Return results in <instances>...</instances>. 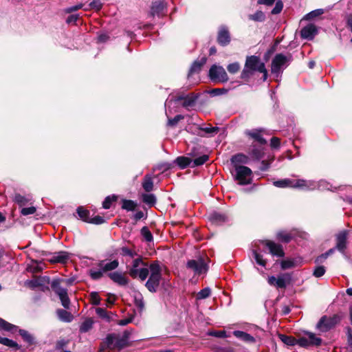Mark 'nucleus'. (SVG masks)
<instances>
[{
  "mask_svg": "<svg viewBox=\"0 0 352 352\" xmlns=\"http://www.w3.org/2000/svg\"><path fill=\"white\" fill-rule=\"evenodd\" d=\"M150 276L145 286L151 292H155L162 278L161 267L158 262L151 263L148 266Z\"/></svg>",
  "mask_w": 352,
  "mask_h": 352,
  "instance_id": "nucleus-5",
  "label": "nucleus"
},
{
  "mask_svg": "<svg viewBox=\"0 0 352 352\" xmlns=\"http://www.w3.org/2000/svg\"><path fill=\"white\" fill-rule=\"evenodd\" d=\"M274 185L278 188H300L302 190H314L316 188L320 190H330L329 184L324 181H320L317 183L312 180H305V179H284L274 182Z\"/></svg>",
  "mask_w": 352,
  "mask_h": 352,
  "instance_id": "nucleus-1",
  "label": "nucleus"
},
{
  "mask_svg": "<svg viewBox=\"0 0 352 352\" xmlns=\"http://www.w3.org/2000/svg\"><path fill=\"white\" fill-rule=\"evenodd\" d=\"M141 234L146 241L151 242L153 241V234L146 226L141 229Z\"/></svg>",
  "mask_w": 352,
  "mask_h": 352,
  "instance_id": "nucleus-41",
  "label": "nucleus"
},
{
  "mask_svg": "<svg viewBox=\"0 0 352 352\" xmlns=\"http://www.w3.org/2000/svg\"><path fill=\"white\" fill-rule=\"evenodd\" d=\"M217 41L221 45L223 46H226L230 43V36L227 28L223 27L219 30L217 36Z\"/></svg>",
  "mask_w": 352,
  "mask_h": 352,
  "instance_id": "nucleus-19",
  "label": "nucleus"
},
{
  "mask_svg": "<svg viewBox=\"0 0 352 352\" xmlns=\"http://www.w3.org/2000/svg\"><path fill=\"white\" fill-rule=\"evenodd\" d=\"M235 179L240 185H245L251 183L252 170L250 168L244 166H236L235 168Z\"/></svg>",
  "mask_w": 352,
  "mask_h": 352,
  "instance_id": "nucleus-9",
  "label": "nucleus"
},
{
  "mask_svg": "<svg viewBox=\"0 0 352 352\" xmlns=\"http://www.w3.org/2000/svg\"><path fill=\"white\" fill-rule=\"evenodd\" d=\"M316 34L317 29L314 25H308L304 27L300 32L301 37L307 40L313 39Z\"/></svg>",
  "mask_w": 352,
  "mask_h": 352,
  "instance_id": "nucleus-18",
  "label": "nucleus"
},
{
  "mask_svg": "<svg viewBox=\"0 0 352 352\" xmlns=\"http://www.w3.org/2000/svg\"><path fill=\"white\" fill-rule=\"evenodd\" d=\"M263 130L262 129H253L251 131H248L245 132L247 135L250 136L252 138L256 140L258 142H259L261 144H266L265 140L262 137L261 133Z\"/></svg>",
  "mask_w": 352,
  "mask_h": 352,
  "instance_id": "nucleus-21",
  "label": "nucleus"
},
{
  "mask_svg": "<svg viewBox=\"0 0 352 352\" xmlns=\"http://www.w3.org/2000/svg\"><path fill=\"white\" fill-rule=\"evenodd\" d=\"M325 272L324 266H317L314 271V276L318 278L321 277L324 274Z\"/></svg>",
  "mask_w": 352,
  "mask_h": 352,
  "instance_id": "nucleus-54",
  "label": "nucleus"
},
{
  "mask_svg": "<svg viewBox=\"0 0 352 352\" xmlns=\"http://www.w3.org/2000/svg\"><path fill=\"white\" fill-rule=\"evenodd\" d=\"M347 342L350 346H352V329L347 327Z\"/></svg>",
  "mask_w": 352,
  "mask_h": 352,
  "instance_id": "nucleus-64",
  "label": "nucleus"
},
{
  "mask_svg": "<svg viewBox=\"0 0 352 352\" xmlns=\"http://www.w3.org/2000/svg\"><path fill=\"white\" fill-rule=\"evenodd\" d=\"M26 284L31 288H36L41 285V279H34L27 281Z\"/></svg>",
  "mask_w": 352,
  "mask_h": 352,
  "instance_id": "nucleus-57",
  "label": "nucleus"
},
{
  "mask_svg": "<svg viewBox=\"0 0 352 352\" xmlns=\"http://www.w3.org/2000/svg\"><path fill=\"white\" fill-rule=\"evenodd\" d=\"M137 204L132 200L124 199L122 201V208L127 211H133Z\"/></svg>",
  "mask_w": 352,
  "mask_h": 352,
  "instance_id": "nucleus-34",
  "label": "nucleus"
},
{
  "mask_svg": "<svg viewBox=\"0 0 352 352\" xmlns=\"http://www.w3.org/2000/svg\"><path fill=\"white\" fill-rule=\"evenodd\" d=\"M102 270H90L89 275L94 280H98L102 276Z\"/></svg>",
  "mask_w": 352,
  "mask_h": 352,
  "instance_id": "nucleus-48",
  "label": "nucleus"
},
{
  "mask_svg": "<svg viewBox=\"0 0 352 352\" xmlns=\"http://www.w3.org/2000/svg\"><path fill=\"white\" fill-rule=\"evenodd\" d=\"M270 145L272 148H277L280 146V140L278 138L274 137L271 139Z\"/></svg>",
  "mask_w": 352,
  "mask_h": 352,
  "instance_id": "nucleus-63",
  "label": "nucleus"
},
{
  "mask_svg": "<svg viewBox=\"0 0 352 352\" xmlns=\"http://www.w3.org/2000/svg\"><path fill=\"white\" fill-rule=\"evenodd\" d=\"M292 280V276L289 274H282L276 278L274 276H269L267 282L270 285H274L277 288H285Z\"/></svg>",
  "mask_w": 352,
  "mask_h": 352,
  "instance_id": "nucleus-13",
  "label": "nucleus"
},
{
  "mask_svg": "<svg viewBox=\"0 0 352 352\" xmlns=\"http://www.w3.org/2000/svg\"><path fill=\"white\" fill-rule=\"evenodd\" d=\"M277 237L283 242L288 243L290 241L292 236L289 234L285 232H280L277 234Z\"/></svg>",
  "mask_w": 352,
  "mask_h": 352,
  "instance_id": "nucleus-47",
  "label": "nucleus"
},
{
  "mask_svg": "<svg viewBox=\"0 0 352 352\" xmlns=\"http://www.w3.org/2000/svg\"><path fill=\"white\" fill-rule=\"evenodd\" d=\"M283 8V3L280 0H278L276 2V5L274 8L272 10V14H279Z\"/></svg>",
  "mask_w": 352,
  "mask_h": 352,
  "instance_id": "nucleus-51",
  "label": "nucleus"
},
{
  "mask_svg": "<svg viewBox=\"0 0 352 352\" xmlns=\"http://www.w3.org/2000/svg\"><path fill=\"white\" fill-rule=\"evenodd\" d=\"M104 222V219L102 217L97 215L93 218H90L88 223L100 225V224L103 223Z\"/></svg>",
  "mask_w": 352,
  "mask_h": 352,
  "instance_id": "nucleus-56",
  "label": "nucleus"
},
{
  "mask_svg": "<svg viewBox=\"0 0 352 352\" xmlns=\"http://www.w3.org/2000/svg\"><path fill=\"white\" fill-rule=\"evenodd\" d=\"M77 213H78V216L80 217V218L82 221L89 222V221L90 219V218L89 217V210L84 209L82 207H78L77 208Z\"/></svg>",
  "mask_w": 352,
  "mask_h": 352,
  "instance_id": "nucleus-35",
  "label": "nucleus"
},
{
  "mask_svg": "<svg viewBox=\"0 0 352 352\" xmlns=\"http://www.w3.org/2000/svg\"><path fill=\"white\" fill-rule=\"evenodd\" d=\"M0 344L8 346L10 348H16V349H20V346L15 341L8 339L7 338H3L1 336H0Z\"/></svg>",
  "mask_w": 352,
  "mask_h": 352,
  "instance_id": "nucleus-33",
  "label": "nucleus"
},
{
  "mask_svg": "<svg viewBox=\"0 0 352 352\" xmlns=\"http://www.w3.org/2000/svg\"><path fill=\"white\" fill-rule=\"evenodd\" d=\"M0 329L13 333L17 330V327L0 318Z\"/></svg>",
  "mask_w": 352,
  "mask_h": 352,
  "instance_id": "nucleus-30",
  "label": "nucleus"
},
{
  "mask_svg": "<svg viewBox=\"0 0 352 352\" xmlns=\"http://www.w3.org/2000/svg\"><path fill=\"white\" fill-rule=\"evenodd\" d=\"M175 163L179 166V168L184 169L189 166L192 163V160L187 157H178L175 160Z\"/></svg>",
  "mask_w": 352,
  "mask_h": 352,
  "instance_id": "nucleus-31",
  "label": "nucleus"
},
{
  "mask_svg": "<svg viewBox=\"0 0 352 352\" xmlns=\"http://www.w3.org/2000/svg\"><path fill=\"white\" fill-rule=\"evenodd\" d=\"M306 335L307 338L302 337L299 339H296V344L302 347H309L310 346H320L322 342L321 338L316 336L314 333L307 332Z\"/></svg>",
  "mask_w": 352,
  "mask_h": 352,
  "instance_id": "nucleus-12",
  "label": "nucleus"
},
{
  "mask_svg": "<svg viewBox=\"0 0 352 352\" xmlns=\"http://www.w3.org/2000/svg\"><path fill=\"white\" fill-rule=\"evenodd\" d=\"M90 298L91 303L95 305H99L100 304V298L98 294L96 292H93L90 294Z\"/></svg>",
  "mask_w": 352,
  "mask_h": 352,
  "instance_id": "nucleus-50",
  "label": "nucleus"
},
{
  "mask_svg": "<svg viewBox=\"0 0 352 352\" xmlns=\"http://www.w3.org/2000/svg\"><path fill=\"white\" fill-rule=\"evenodd\" d=\"M206 58H202L199 61H195L189 70L188 78L193 74L198 73L201 70V67L206 63Z\"/></svg>",
  "mask_w": 352,
  "mask_h": 352,
  "instance_id": "nucleus-25",
  "label": "nucleus"
},
{
  "mask_svg": "<svg viewBox=\"0 0 352 352\" xmlns=\"http://www.w3.org/2000/svg\"><path fill=\"white\" fill-rule=\"evenodd\" d=\"M142 201L146 204L153 206L156 202V197L153 194H144L142 195Z\"/></svg>",
  "mask_w": 352,
  "mask_h": 352,
  "instance_id": "nucleus-38",
  "label": "nucleus"
},
{
  "mask_svg": "<svg viewBox=\"0 0 352 352\" xmlns=\"http://www.w3.org/2000/svg\"><path fill=\"white\" fill-rule=\"evenodd\" d=\"M259 72L263 74V80L267 78V71L264 63L256 56H250L246 58L244 68L241 74V78L245 79L249 78L254 72Z\"/></svg>",
  "mask_w": 352,
  "mask_h": 352,
  "instance_id": "nucleus-3",
  "label": "nucleus"
},
{
  "mask_svg": "<svg viewBox=\"0 0 352 352\" xmlns=\"http://www.w3.org/2000/svg\"><path fill=\"white\" fill-rule=\"evenodd\" d=\"M227 90L225 89H213L210 91V94L212 96H219L223 94H226Z\"/></svg>",
  "mask_w": 352,
  "mask_h": 352,
  "instance_id": "nucleus-61",
  "label": "nucleus"
},
{
  "mask_svg": "<svg viewBox=\"0 0 352 352\" xmlns=\"http://www.w3.org/2000/svg\"><path fill=\"white\" fill-rule=\"evenodd\" d=\"M129 338L127 331L120 333L108 334L103 342L104 345L108 349H122L126 346Z\"/></svg>",
  "mask_w": 352,
  "mask_h": 352,
  "instance_id": "nucleus-4",
  "label": "nucleus"
},
{
  "mask_svg": "<svg viewBox=\"0 0 352 352\" xmlns=\"http://www.w3.org/2000/svg\"><path fill=\"white\" fill-rule=\"evenodd\" d=\"M119 263L117 260H113L107 263H104L103 261L98 263V266L103 272L111 271L116 269L118 267Z\"/></svg>",
  "mask_w": 352,
  "mask_h": 352,
  "instance_id": "nucleus-23",
  "label": "nucleus"
},
{
  "mask_svg": "<svg viewBox=\"0 0 352 352\" xmlns=\"http://www.w3.org/2000/svg\"><path fill=\"white\" fill-rule=\"evenodd\" d=\"M187 267L192 270L195 274H202L206 273L208 270L207 263L203 258L190 260L187 263Z\"/></svg>",
  "mask_w": 352,
  "mask_h": 352,
  "instance_id": "nucleus-14",
  "label": "nucleus"
},
{
  "mask_svg": "<svg viewBox=\"0 0 352 352\" xmlns=\"http://www.w3.org/2000/svg\"><path fill=\"white\" fill-rule=\"evenodd\" d=\"M288 58L282 54H276L272 62V72L274 74H280L288 65Z\"/></svg>",
  "mask_w": 352,
  "mask_h": 352,
  "instance_id": "nucleus-11",
  "label": "nucleus"
},
{
  "mask_svg": "<svg viewBox=\"0 0 352 352\" xmlns=\"http://www.w3.org/2000/svg\"><path fill=\"white\" fill-rule=\"evenodd\" d=\"M184 118V116L182 115H177L175 118L172 119H168L167 124L170 126H175L178 122Z\"/></svg>",
  "mask_w": 352,
  "mask_h": 352,
  "instance_id": "nucleus-55",
  "label": "nucleus"
},
{
  "mask_svg": "<svg viewBox=\"0 0 352 352\" xmlns=\"http://www.w3.org/2000/svg\"><path fill=\"white\" fill-rule=\"evenodd\" d=\"M197 98L198 96L197 95L194 94L193 93H191L186 96H179L177 98H176L174 100L175 102L184 100L182 104L183 107L188 108L194 105Z\"/></svg>",
  "mask_w": 352,
  "mask_h": 352,
  "instance_id": "nucleus-16",
  "label": "nucleus"
},
{
  "mask_svg": "<svg viewBox=\"0 0 352 352\" xmlns=\"http://www.w3.org/2000/svg\"><path fill=\"white\" fill-rule=\"evenodd\" d=\"M19 332L25 342L30 344H33L34 338L27 331L19 329Z\"/></svg>",
  "mask_w": 352,
  "mask_h": 352,
  "instance_id": "nucleus-44",
  "label": "nucleus"
},
{
  "mask_svg": "<svg viewBox=\"0 0 352 352\" xmlns=\"http://www.w3.org/2000/svg\"><path fill=\"white\" fill-rule=\"evenodd\" d=\"M227 69L230 74H236L240 69V65L237 62L229 64L227 67Z\"/></svg>",
  "mask_w": 352,
  "mask_h": 352,
  "instance_id": "nucleus-49",
  "label": "nucleus"
},
{
  "mask_svg": "<svg viewBox=\"0 0 352 352\" xmlns=\"http://www.w3.org/2000/svg\"><path fill=\"white\" fill-rule=\"evenodd\" d=\"M203 131H204L206 133L209 134L210 135H213L214 134L217 133L219 131L218 127H205L201 129Z\"/></svg>",
  "mask_w": 352,
  "mask_h": 352,
  "instance_id": "nucleus-58",
  "label": "nucleus"
},
{
  "mask_svg": "<svg viewBox=\"0 0 352 352\" xmlns=\"http://www.w3.org/2000/svg\"><path fill=\"white\" fill-rule=\"evenodd\" d=\"M278 338L285 344L288 346L296 345V339L292 336H288L284 334H279Z\"/></svg>",
  "mask_w": 352,
  "mask_h": 352,
  "instance_id": "nucleus-32",
  "label": "nucleus"
},
{
  "mask_svg": "<svg viewBox=\"0 0 352 352\" xmlns=\"http://www.w3.org/2000/svg\"><path fill=\"white\" fill-rule=\"evenodd\" d=\"M233 334L238 338L243 340L248 343H254L256 342L255 338L250 334L247 333L242 331H234Z\"/></svg>",
  "mask_w": 352,
  "mask_h": 352,
  "instance_id": "nucleus-22",
  "label": "nucleus"
},
{
  "mask_svg": "<svg viewBox=\"0 0 352 352\" xmlns=\"http://www.w3.org/2000/svg\"><path fill=\"white\" fill-rule=\"evenodd\" d=\"M210 294H211L210 289L209 287H206L198 292V294H197V300L205 299V298L209 297Z\"/></svg>",
  "mask_w": 352,
  "mask_h": 352,
  "instance_id": "nucleus-45",
  "label": "nucleus"
},
{
  "mask_svg": "<svg viewBox=\"0 0 352 352\" xmlns=\"http://www.w3.org/2000/svg\"><path fill=\"white\" fill-rule=\"evenodd\" d=\"M347 237H348V231L347 230H342L336 234V248L342 254L345 253V250L346 248V243H347Z\"/></svg>",
  "mask_w": 352,
  "mask_h": 352,
  "instance_id": "nucleus-15",
  "label": "nucleus"
},
{
  "mask_svg": "<svg viewBox=\"0 0 352 352\" xmlns=\"http://www.w3.org/2000/svg\"><path fill=\"white\" fill-rule=\"evenodd\" d=\"M209 76L213 81L226 82L228 80V74L221 66L213 65L209 71Z\"/></svg>",
  "mask_w": 352,
  "mask_h": 352,
  "instance_id": "nucleus-10",
  "label": "nucleus"
},
{
  "mask_svg": "<svg viewBox=\"0 0 352 352\" xmlns=\"http://www.w3.org/2000/svg\"><path fill=\"white\" fill-rule=\"evenodd\" d=\"M89 6L91 8L99 10L102 8V3L100 0H93L90 3Z\"/></svg>",
  "mask_w": 352,
  "mask_h": 352,
  "instance_id": "nucleus-59",
  "label": "nucleus"
},
{
  "mask_svg": "<svg viewBox=\"0 0 352 352\" xmlns=\"http://www.w3.org/2000/svg\"><path fill=\"white\" fill-rule=\"evenodd\" d=\"M96 312L100 318L105 320L107 322L110 321L111 318L104 309L100 307L96 308Z\"/></svg>",
  "mask_w": 352,
  "mask_h": 352,
  "instance_id": "nucleus-46",
  "label": "nucleus"
},
{
  "mask_svg": "<svg viewBox=\"0 0 352 352\" xmlns=\"http://www.w3.org/2000/svg\"><path fill=\"white\" fill-rule=\"evenodd\" d=\"M13 200L19 206H23L26 205L29 201V199L28 198L20 194H16L13 198Z\"/></svg>",
  "mask_w": 352,
  "mask_h": 352,
  "instance_id": "nucleus-37",
  "label": "nucleus"
},
{
  "mask_svg": "<svg viewBox=\"0 0 352 352\" xmlns=\"http://www.w3.org/2000/svg\"><path fill=\"white\" fill-rule=\"evenodd\" d=\"M164 9L163 3L161 2H155L153 3L151 7V14L155 15V14H160Z\"/></svg>",
  "mask_w": 352,
  "mask_h": 352,
  "instance_id": "nucleus-36",
  "label": "nucleus"
},
{
  "mask_svg": "<svg viewBox=\"0 0 352 352\" xmlns=\"http://www.w3.org/2000/svg\"><path fill=\"white\" fill-rule=\"evenodd\" d=\"M261 245H263L267 247L270 252L274 256L278 257H283L284 256L283 248L279 244L270 241L254 242L252 245V254L256 263L261 266L265 267L266 265L265 260L263 258V255L260 253Z\"/></svg>",
  "mask_w": 352,
  "mask_h": 352,
  "instance_id": "nucleus-2",
  "label": "nucleus"
},
{
  "mask_svg": "<svg viewBox=\"0 0 352 352\" xmlns=\"http://www.w3.org/2000/svg\"><path fill=\"white\" fill-rule=\"evenodd\" d=\"M115 200H116V197L114 196L113 197H110V196L107 197L102 202V207L104 209L110 208L112 201H115Z\"/></svg>",
  "mask_w": 352,
  "mask_h": 352,
  "instance_id": "nucleus-53",
  "label": "nucleus"
},
{
  "mask_svg": "<svg viewBox=\"0 0 352 352\" xmlns=\"http://www.w3.org/2000/svg\"><path fill=\"white\" fill-rule=\"evenodd\" d=\"M122 253L123 255L129 256L131 257H133L135 255V252L126 247L122 248Z\"/></svg>",
  "mask_w": 352,
  "mask_h": 352,
  "instance_id": "nucleus-62",
  "label": "nucleus"
},
{
  "mask_svg": "<svg viewBox=\"0 0 352 352\" xmlns=\"http://www.w3.org/2000/svg\"><path fill=\"white\" fill-rule=\"evenodd\" d=\"M340 319L338 315L330 317L322 316L317 324V329L321 332H327L334 327L340 321Z\"/></svg>",
  "mask_w": 352,
  "mask_h": 352,
  "instance_id": "nucleus-8",
  "label": "nucleus"
},
{
  "mask_svg": "<svg viewBox=\"0 0 352 352\" xmlns=\"http://www.w3.org/2000/svg\"><path fill=\"white\" fill-rule=\"evenodd\" d=\"M334 251H335L334 248H331V249L329 250L327 252H325L324 254H322L320 256H319L317 258L316 261L319 262L321 260L326 259L330 254H333L334 252Z\"/></svg>",
  "mask_w": 352,
  "mask_h": 352,
  "instance_id": "nucleus-60",
  "label": "nucleus"
},
{
  "mask_svg": "<svg viewBox=\"0 0 352 352\" xmlns=\"http://www.w3.org/2000/svg\"><path fill=\"white\" fill-rule=\"evenodd\" d=\"M208 155H203L201 156H199L197 158H195L193 161H192V167H195L198 166H201L204 164L205 162H206L208 160Z\"/></svg>",
  "mask_w": 352,
  "mask_h": 352,
  "instance_id": "nucleus-39",
  "label": "nucleus"
},
{
  "mask_svg": "<svg viewBox=\"0 0 352 352\" xmlns=\"http://www.w3.org/2000/svg\"><path fill=\"white\" fill-rule=\"evenodd\" d=\"M324 13L323 9H316L310 12H309L306 16H305V19L307 20H311L314 19L315 17H317Z\"/></svg>",
  "mask_w": 352,
  "mask_h": 352,
  "instance_id": "nucleus-43",
  "label": "nucleus"
},
{
  "mask_svg": "<svg viewBox=\"0 0 352 352\" xmlns=\"http://www.w3.org/2000/svg\"><path fill=\"white\" fill-rule=\"evenodd\" d=\"M69 258V254L66 252H58L54 253L50 261L53 263H65Z\"/></svg>",
  "mask_w": 352,
  "mask_h": 352,
  "instance_id": "nucleus-24",
  "label": "nucleus"
},
{
  "mask_svg": "<svg viewBox=\"0 0 352 352\" xmlns=\"http://www.w3.org/2000/svg\"><path fill=\"white\" fill-rule=\"evenodd\" d=\"M110 278L117 284L124 286L128 283L127 278L120 272H115L109 274Z\"/></svg>",
  "mask_w": 352,
  "mask_h": 352,
  "instance_id": "nucleus-20",
  "label": "nucleus"
},
{
  "mask_svg": "<svg viewBox=\"0 0 352 352\" xmlns=\"http://www.w3.org/2000/svg\"><path fill=\"white\" fill-rule=\"evenodd\" d=\"M94 320L93 319L89 318L85 320L79 327V331L80 333H87L89 330H91L93 327Z\"/></svg>",
  "mask_w": 352,
  "mask_h": 352,
  "instance_id": "nucleus-29",
  "label": "nucleus"
},
{
  "mask_svg": "<svg viewBox=\"0 0 352 352\" xmlns=\"http://www.w3.org/2000/svg\"><path fill=\"white\" fill-rule=\"evenodd\" d=\"M64 281L62 279H54L51 283V287L53 291L58 296L61 305L65 308L69 309L70 305V300L67 295V290L60 286L61 282Z\"/></svg>",
  "mask_w": 352,
  "mask_h": 352,
  "instance_id": "nucleus-7",
  "label": "nucleus"
},
{
  "mask_svg": "<svg viewBox=\"0 0 352 352\" xmlns=\"http://www.w3.org/2000/svg\"><path fill=\"white\" fill-rule=\"evenodd\" d=\"M56 314L61 321L69 322L73 319L72 315L65 309H59L56 311Z\"/></svg>",
  "mask_w": 352,
  "mask_h": 352,
  "instance_id": "nucleus-27",
  "label": "nucleus"
},
{
  "mask_svg": "<svg viewBox=\"0 0 352 352\" xmlns=\"http://www.w3.org/2000/svg\"><path fill=\"white\" fill-rule=\"evenodd\" d=\"M210 219L214 223L220 224L227 221V217L224 214L214 212L210 214Z\"/></svg>",
  "mask_w": 352,
  "mask_h": 352,
  "instance_id": "nucleus-28",
  "label": "nucleus"
},
{
  "mask_svg": "<svg viewBox=\"0 0 352 352\" xmlns=\"http://www.w3.org/2000/svg\"><path fill=\"white\" fill-rule=\"evenodd\" d=\"M249 19L254 21H263L265 19V16L262 11H257L254 14L249 15Z\"/></svg>",
  "mask_w": 352,
  "mask_h": 352,
  "instance_id": "nucleus-40",
  "label": "nucleus"
},
{
  "mask_svg": "<svg viewBox=\"0 0 352 352\" xmlns=\"http://www.w3.org/2000/svg\"><path fill=\"white\" fill-rule=\"evenodd\" d=\"M142 188L146 192H151L153 190V177L151 175H146L142 183Z\"/></svg>",
  "mask_w": 352,
  "mask_h": 352,
  "instance_id": "nucleus-26",
  "label": "nucleus"
},
{
  "mask_svg": "<svg viewBox=\"0 0 352 352\" xmlns=\"http://www.w3.org/2000/svg\"><path fill=\"white\" fill-rule=\"evenodd\" d=\"M129 274L133 278H139L144 280L149 274L148 266L141 258H135L133 261Z\"/></svg>",
  "mask_w": 352,
  "mask_h": 352,
  "instance_id": "nucleus-6",
  "label": "nucleus"
},
{
  "mask_svg": "<svg viewBox=\"0 0 352 352\" xmlns=\"http://www.w3.org/2000/svg\"><path fill=\"white\" fill-rule=\"evenodd\" d=\"M36 211V208L34 206L23 208L21 210V214L23 216H28L29 214H32L35 213Z\"/></svg>",
  "mask_w": 352,
  "mask_h": 352,
  "instance_id": "nucleus-52",
  "label": "nucleus"
},
{
  "mask_svg": "<svg viewBox=\"0 0 352 352\" xmlns=\"http://www.w3.org/2000/svg\"><path fill=\"white\" fill-rule=\"evenodd\" d=\"M232 161L234 163L247 164L248 162V157L243 154H237L232 157Z\"/></svg>",
  "mask_w": 352,
  "mask_h": 352,
  "instance_id": "nucleus-42",
  "label": "nucleus"
},
{
  "mask_svg": "<svg viewBox=\"0 0 352 352\" xmlns=\"http://www.w3.org/2000/svg\"><path fill=\"white\" fill-rule=\"evenodd\" d=\"M302 263L301 258H287L280 262V267L282 270H287L300 266Z\"/></svg>",
  "mask_w": 352,
  "mask_h": 352,
  "instance_id": "nucleus-17",
  "label": "nucleus"
}]
</instances>
